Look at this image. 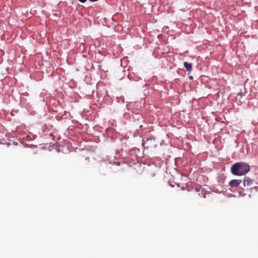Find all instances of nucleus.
<instances>
[{
    "instance_id": "nucleus-1",
    "label": "nucleus",
    "mask_w": 258,
    "mask_h": 258,
    "mask_svg": "<svg viewBox=\"0 0 258 258\" xmlns=\"http://www.w3.org/2000/svg\"><path fill=\"white\" fill-rule=\"evenodd\" d=\"M250 166L244 162H236L233 164L230 169L231 173L235 176L244 175L250 170Z\"/></svg>"
},
{
    "instance_id": "nucleus-2",
    "label": "nucleus",
    "mask_w": 258,
    "mask_h": 258,
    "mask_svg": "<svg viewBox=\"0 0 258 258\" xmlns=\"http://www.w3.org/2000/svg\"><path fill=\"white\" fill-rule=\"evenodd\" d=\"M142 145L146 149L154 147L156 146L155 140L153 138H147L146 140L145 138H144Z\"/></svg>"
},
{
    "instance_id": "nucleus-3",
    "label": "nucleus",
    "mask_w": 258,
    "mask_h": 258,
    "mask_svg": "<svg viewBox=\"0 0 258 258\" xmlns=\"http://www.w3.org/2000/svg\"><path fill=\"white\" fill-rule=\"evenodd\" d=\"M241 182L242 180L240 179H233L229 182V185L231 187H236L239 185Z\"/></svg>"
},
{
    "instance_id": "nucleus-4",
    "label": "nucleus",
    "mask_w": 258,
    "mask_h": 258,
    "mask_svg": "<svg viewBox=\"0 0 258 258\" xmlns=\"http://www.w3.org/2000/svg\"><path fill=\"white\" fill-rule=\"evenodd\" d=\"M195 196L205 198H206V193L201 188H196Z\"/></svg>"
},
{
    "instance_id": "nucleus-5",
    "label": "nucleus",
    "mask_w": 258,
    "mask_h": 258,
    "mask_svg": "<svg viewBox=\"0 0 258 258\" xmlns=\"http://www.w3.org/2000/svg\"><path fill=\"white\" fill-rule=\"evenodd\" d=\"M253 182V180L248 177H245L244 178L243 184L244 186H250Z\"/></svg>"
},
{
    "instance_id": "nucleus-6",
    "label": "nucleus",
    "mask_w": 258,
    "mask_h": 258,
    "mask_svg": "<svg viewBox=\"0 0 258 258\" xmlns=\"http://www.w3.org/2000/svg\"><path fill=\"white\" fill-rule=\"evenodd\" d=\"M184 66L186 70L188 72H190L191 71L192 69V64L190 63H188L186 61L184 62Z\"/></svg>"
},
{
    "instance_id": "nucleus-7",
    "label": "nucleus",
    "mask_w": 258,
    "mask_h": 258,
    "mask_svg": "<svg viewBox=\"0 0 258 258\" xmlns=\"http://www.w3.org/2000/svg\"><path fill=\"white\" fill-rule=\"evenodd\" d=\"M81 3H84L85 2H86L87 0H78Z\"/></svg>"
}]
</instances>
